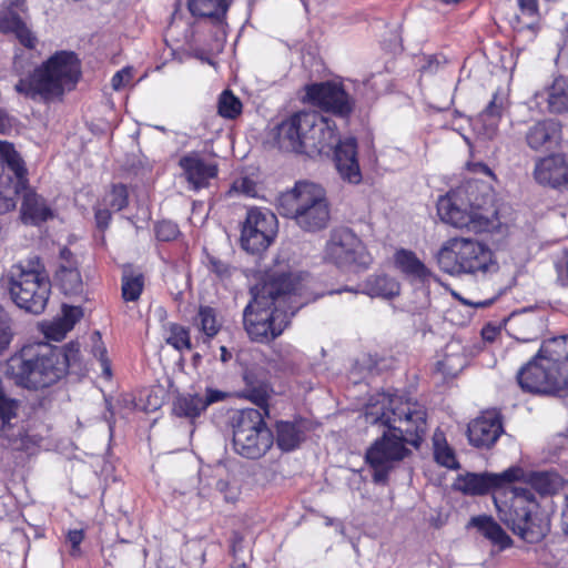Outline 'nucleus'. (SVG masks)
I'll return each mask as SVG.
<instances>
[{"label":"nucleus","mask_w":568,"mask_h":568,"mask_svg":"<svg viewBox=\"0 0 568 568\" xmlns=\"http://www.w3.org/2000/svg\"><path fill=\"white\" fill-rule=\"evenodd\" d=\"M364 417L367 424L387 428L365 454L374 481L385 483L409 453L405 444L419 445L426 432V412L418 403L404 400L397 394L376 393L366 403Z\"/></svg>","instance_id":"f257e3e1"},{"label":"nucleus","mask_w":568,"mask_h":568,"mask_svg":"<svg viewBox=\"0 0 568 568\" xmlns=\"http://www.w3.org/2000/svg\"><path fill=\"white\" fill-rule=\"evenodd\" d=\"M302 290V282L288 273L271 274L261 287L252 290V301L243 312L250 338L267 343L280 336L290 318L307 302Z\"/></svg>","instance_id":"f03ea898"},{"label":"nucleus","mask_w":568,"mask_h":568,"mask_svg":"<svg viewBox=\"0 0 568 568\" xmlns=\"http://www.w3.org/2000/svg\"><path fill=\"white\" fill-rule=\"evenodd\" d=\"M78 357L77 344L63 348L48 343L27 344L8 358L6 375L19 387L40 390L58 383Z\"/></svg>","instance_id":"7ed1b4c3"},{"label":"nucleus","mask_w":568,"mask_h":568,"mask_svg":"<svg viewBox=\"0 0 568 568\" xmlns=\"http://www.w3.org/2000/svg\"><path fill=\"white\" fill-rule=\"evenodd\" d=\"M437 212L443 222L473 233L491 232L499 225L488 187L478 182H469L440 196Z\"/></svg>","instance_id":"20e7f679"},{"label":"nucleus","mask_w":568,"mask_h":568,"mask_svg":"<svg viewBox=\"0 0 568 568\" xmlns=\"http://www.w3.org/2000/svg\"><path fill=\"white\" fill-rule=\"evenodd\" d=\"M27 170L13 145L0 141V214L13 210L22 195L21 216L26 223L39 224L52 216L43 197L28 186Z\"/></svg>","instance_id":"39448f33"},{"label":"nucleus","mask_w":568,"mask_h":568,"mask_svg":"<svg viewBox=\"0 0 568 568\" xmlns=\"http://www.w3.org/2000/svg\"><path fill=\"white\" fill-rule=\"evenodd\" d=\"M523 390L568 395V335L546 339L536 356L517 374Z\"/></svg>","instance_id":"423d86ee"},{"label":"nucleus","mask_w":568,"mask_h":568,"mask_svg":"<svg viewBox=\"0 0 568 568\" xmlns=\"http://www.w3.org/2000/svg\"><path fill=\"white\" fill-rule=\"evenodd\" d=\"M511 484H504L493 494L499 518L523 540L538 542L547 535L549 524L538 516V501L528 485Z\"/></svg>","instance_id":"0eeeda50"},{"label":"nucleus","mask_w":568,"mask_h":568,"mask_svg":"<svg viewBox=\"0 0 568 568\" xmlns=\"http://www.w3.org/2000/svg\"><path fill=\"white\" fill-rule=\"evenodd\" d=\"M336 136V123L317 112H297L276 128L280 149L310 156L329 154Z\"/></svg>","instance_id":"6e6552de"},{"label":"nucleus","mask_w":568,"mask_h":568,"mask_svg":"<svg viewBox=\"0 0 568 568\" xmlns=\"http://www.w3.org/2000/svg\"><path fill=\"white\" fill-rule=\"evenodd\" d=\"M80 78V63L73 52L61 51L52 55L27 79L16 84V90L30 98L40 95L49 100L72 90Z\"/></svg>","instance_id":"1a4fd4ad"},{"label":"nucleus","mask_w":568,"mask_h":568,"mask_svg":"<svg viewBox=\"0 0 568 568\" xmlns=\"http://www.w3.org/2000/svg\"><path fill=\"white\" fill-rule=\"evenodd\" d=\"M10 298L21 310L41 314L49 301L51 282L37 255L12 265L3 278Z\"/></svg>","instance_id":"9d476101"},{"label":"nucleus","mask_w":568,"mask_h":568,"mask_svg":"<svg viewBox=\"0 0 568 568\" xmlns=\"http://www.w3.org/2000/svg\"><path fill=\"white\" fill-rule=\"evenodd\" d=\"M277 210L305 232L324 230L331 219L325 190L312 182H297L292 191L282 194Z\"/></svg>","instance_id":"9b49d317"},{"label":"nucleus","mask_w":568,"mask_h":568,"mask_svg":"<svg viewBox=\"0 0 568 568\" xmlns=\"http://www.w3.org/2000/svg\"><path fill=\"white\" fill-rule=\"evenodd\" d=\"M436 258L439 268L453 276H484L498 271L493 250L484 242L467 237L447 240Z\"/></svg>","instance_id":"f8f14e48"},{"label":"nucleus","mask_w":568,"mask_h":568,"mask_svg":"<svg viewBox=\"0 0 568 568\" xmlns=\"http://www.w3.org/2000/svg\"><path fill=\"white\" fill-rule=\"evenodd\" d=\"M273 443L274 436L260 409L245 408L233 417V447L239 455L257 459L270 450Z\"/></svg>","instance_id":"ddd939ff"},{"label":"nucleus","mask_w":568,"mask_h":568,"mask_svg":"<svg viewBox=\"0 0 568 568\" xmlns=\"http://www.w3.org/2000/svg\"><path fill=\"white\" fill-rule=\"evenodd\" d=\"M277 232V219L268 210L251 209L241 232V243L245 251L258 253L268 247Z\"/></svg>","instance_id":"4468645a"},{"label":"nucleus","mask_w":568,"mask_h":568,"mask_svg":"<svg viewBox=\"0 0 568 568\" xmlns=\"http://www.w3.org/2000/svg\"><path fill=\"white\" fill-rule=\"evenodd\" d=\"M306 97L313 105L332 113L345 123L352 113L348 95L342 84L321 82L307 85Z\"/></svg>","instance_id":"2eb2a0df"},{"label":"nucleus","mask_w":568,"mask_h":568,"mask_svg":"<svg viewBox=\"0 0 568 568\" xmlns=\"http://www.w3.org/2000/svg\"><path fill=\"white\" fill-rule=\"evenodd\" d=\"M525 477V473L519 467H510L503 473L493 474H474L468 473L457 479L456 487L458 490L467 495H484L490 490H499L504 484L520 480Z\"/></svg>","instance_id":"dca6fc26"},{"label":"nucleus","mask_w":568,"mask_h":568,"mask_svg":"<svg viewBox=\"0 0 568 568\" xmlns=\"http://www.w3.org/2000/svg\"><path fill=\"white\" fill-rule=\"evenodd\" d=\"M534 180L542 186L561 190L568 186V159L564 154H550L535 161Z\"/></svg>","instance_id":"f3484780"},{"label":"nucleus","mask_w":568,"mask_h":568,"mask_svg":"<svg viewBox=\"0 0 568 568\" xmlns=\"http://www.w3.org/2000/svg\"><path fill=\"white\" fill-rule=\"evenodd\" d=\"M500 415L495 410L485 412L468 425V440L478 448H489L503 434Z\"/></svg>","instance_id":"a211bd4d"},{"label":"nucleus","mask_w":568,"mask_h":568,"mask_svg":"<svg viewBox=\"0 0 568 568\" xmlns=\"http://www.w3.org/2000/svg\"><path fill=\"white\" fill-rule=\"evenodd\" d=\"M325 258L338 267L355 261V233L349 227H336L325 246Z\"/></svg>","instance_id":"6ab92c4d"},{"label":"nucleus","mask_w":568,"mask_h":568,"mask_svg":"<svg viewBox=\"0 0 568 568\" xmlns=\"http://www.w3.org/2000/svg\"><path fill=\"white\" fill-rule=\"evenodd\" d=\"M179 165L192 190L206 187L210 181L217 175V165L205 161L197 152L184 154L180 159Z\"/></svg>","instance_id":"aec40b11"},{"label":"nucleus","mask_w":568,"mask_h":568,"mask_svg":"<svg viewBox=\"0 0 568 568\" xmlns=\"http://www.w3.org/2000/svg\"><path fill=\"white\" fill-rule=\"evenodd\" d=\"M226 396V393L214 388H206L204 394H183L174 400L173 412L180 417L194 419L210 405L224 400Z\"/></svg>","instance_id":"412c9836"},{"label":"nucleus","mask_w":568,"mask_h":568,"mask_svg":"<svg viewBox=\"0 0 568 568\" xmlns=\"http://www.w3.org/2000/svg\"><path fill=\"white\" fill-rule=\"evenodd\" d=\"M525 139L534 151L550 150L557 146L561 139V125L552 119L536 121L528 128Z\"/></svg>","instance_id":"4be33fe9"},{"label":"nucleus","mask_w":568,"mask_h":568,"mask_svg":"<svg viewBox=\"0 0 568 568\" xmlns=\"http://www.w3.org/2000/svg\"><path fill=\"white\" fill-rule=\"evenodd\" d=\"M508 105L506 92L497 90L488 105L479 113L476 126L479 133L487 139H493L499 126L503 113Z\"/></svg>","instance_id":"5701e85b"},{"label":"nucleus","mask_w":568,"mask_h":568,"mask_svg":"<svg viewBox=\"0 0 568 568\" xmlns=\"http://www.w3.org/2000/svg\"><path fill=\"white\" fill-rule=\"evenodd\" d=\"M394 265L413 283L424 285L433 277L430 270L410 250H396L394 253Z\"/></svg>","instance_id":"b1692460"},{"label":"nucleus","mask_w":568,"mask_h":568,"mask_svg":"<svg viewBox=\"0 0 568 568\" xmlns=\"http://www.w3.org/2000/svg\"><path fill=\"white\" fill-rule=\"evenodd\" d=\"M22 4L23 0L11 1L8 10L6 12H0V32H12L22 45L28 49H34L37 38L21 18L13 11V8H20Z\"/></svg>","instance_id":"393cba45"},{"label":"nucleus","mask_w":568,"mask_h":568,"mask_svg":"<svg viewBox=\"0 0 568 568\" xmlns=\"http://www.w3.org/2000/svg\"><path fill=\"white\" fill-rule=\"evenodd\" d=\"M476 529V531L490 541L493 546L504 550L511 546V539L501 526L488 515H478L469 519L467 526Z\"/></svg>","instance_id":"a878e982"},{"label":"nucleus","mask_w":568,"mask_h":568,"mask_svg":"<svg viewBox=\"0 0 568 568\" xmlns=\"http://www.w3.org/2000/svg\"><path fill=\"white\" fill-rule=\"evenodd\" d=\"M538 98L547 102V109L550 113L568 112V78L558 77L542 92L537 94Z\"/></svg>","instance_id":"bb28decb"},{"label":"nucleus","mask_w":568,"mask_h":568,"mask_svg":"<svg viewBox=\"0 0 568 568\" xmlns=\"http://www.w3.org/2000/svg\"><path fill=\"white\" fill-rule=\"evenodd\" d=\"M334 163L339 176L352 182L355 175V138L351 136L335 145Z\"/></svg>","instance_id":"cd10ccee"},{"label":"nucleus","mask_w":568,"mask_h":568,"mask_svg":"<svg viewBox=\"0 0 568 568\" xmlns=\"http://www.w3.org/2000/svg\"><path fill=\"white\" fill-rule=\"evenodd\" d=\"M187 7L193 16L221 23L229 9V2L226 0H189Z\"/></svg>","instance_id":"c85d7f7f"},{"label":"nucleus","mask_w":568,"mask_h":568,"mask_svg":"<svg viewBox=\"0 0 568 568\" xmlns=\"http://www.w3.org/2000/svg\"><path fill=\"white\" fill-rule=\"evenodd\" d=\"M304 434L301 426L292 422H278L276 424V444L284 452H291L298 447Z\"/></svg>","instance_id":"c756f323"},{"label":"nucleus","mask_w":568,"mask_h":568,"mask_svg":"<svg viewBox=\"0 0 568 568\" xmlns=\"http://www.w3.org/2000/svg\"><path fill=\"white\" fill-rule=\"evenodd\" d=\"M55 278L64 294L77 295L83 291L81 274L77 265L59 264Z\"/></svg>","instance_id":"7c9ffc66"},{"label":"nucleus","mask_w":568,"mask_h":568,"mask_svg":"<svg viewBox=\"0 0 568 568\" xmlns=\"http://www.w3.org/2000/svg\"><path fill=\"white\" fill-rule=\"evenodd\" d=\"M163 338L168 345L179 352L191 351L190 332L176 323H168L163 326Z\"/></svg>","instance_id":"2f4dec72"},{"label":"nucleus","mask_w":568,"mask_h":568,"mask_svg":"<svg viewBox=\"0 0 568 568\" xmlns=\"http://www.w3.org/2000/svg\"><path fill=\"white\" fill-rule=\"evenodd\" d=\"M399 283L387 275L372 277L367 282L366 293L371 296L392 298L399 294Z\"/></svg>","instance_id":"473e14b6"},{"label":"nucleus","mask_w":568,"mask_h":568,"mask_svg":"<svg viewBox=\"0 0 568 568\" xmlns=\"http://www.w3.org/2000/svg\"><path fill=\"white\" fill-rule=\"evenodd\" d=\"M524 484H527L532 491L536 490L541 495H550L558 489L560 478L552 473L537 471L529 474Z\"/></svg>","instance_id":"72a5a7b5"},{"label":"nucleus","mask_w":568,"mask_h":568,"mask_svg":"<svg viewBox=\"0 0 568 568\" xmlns=\"http://www.w3.org/2000/svg\"><path fill=\"white\" fill-rule=\"evenodd\" d=\"M435 460L447 468H458L454 450L448 446L443 433H435L433 437Z\"/></svg>","instance_id":"f704fd0d"},{"label":"nucleus","mask_w":568,"mask_h":568,"mask_svg":"<svg viewBox=\"0 0 568 568\" xmlns=\"http://www.w3.org/2000/svg\"><path fill=\"white\" fill-rule=\"evenodd\" d=\"M144 286L143 275L133 272H123L122 297L126 302L138 301Z\"/></svg>","instance_id":"c9c22d12"},{"label":"nucleus","mask_w":568,"mask_h":568,"mask_svg":"<svg viewBox=\"0 0 568 568\" xmlns=\"http://www.w3.org/2000/svg\"><path fill=\"white\" fill-rule=\"evenodd\" d=\"M246 388L243 392L245 398L250 399L263 410V415L268 414L267 400L270 397L268 386L265 383H251L248 376H245Z\"/></svg>","instance_id":"e433bc0d"},{"label":"nucleus","mask_w":568,"mask_h":568,"mask_svg":"<svg viewBox=\"0 0 568 568\" xmlns=\"http://www.w3.org/2000/svg\"><path fill=\"white\" fill-rule=\"evenodd\" d=\"M199 328L209 337H214L221 327L215 311L210 306H201L196 317Z\"/></svg>","instance_id":"4c0bfd02"},{"label":"nucleus","mask_w":568,"mask_h":568,"mask_svg":"<svg viewBox=\"0 0 568 568\" xmlns=\"http://www.w3.org/2000/svg\"><path fill=\"white\" fill-rule=\"evenodd\" d=\"M91 341H92L91 352L100 364L101 373L105 378L110 379L112 376L111 363L106 356L108 351H106L103 342L101 341V334L99 332H94L91 335Z\"/></svg>","instance_id":"58836bf2"},{"label":"nucleus","mask_w":568,"mask_h":568,"mask_svg":"<svg viewBox=\"0 0 568 568\" xmlns=\"http://www.w3.org/2000/svg\"><path fill=\"white\" fill-rule=\"evenodd\" d=\"M363 87L365 89L366 100L371 101L375 99V97L379 93L386 92L389 90V79L383 72H377L373 74L369 79L363 82Z\"/></svg>","instance_id":"ea45409f"},{"label":"nucleus","mask_w":568,"mask_h":568,"mask_svg":"<svg viewBox=\"0 0 568 568\" xmlns=\"http://www.w3.org/2000/svg\"><path fill=\"white\" fill-rule=\"evenodd\" d=\"M242 111V103L231 91H224L219 100V113L226 119H235Z\"/></svg>","instance_id":"a19ab883"},{"label":"nucleus","mask_w":568,"mask_h":568,"mask_svg":"<svg viewBox=\"0 0 568 568\" xmlns=\"http://www.w3.org/2000/svg\"><path fill=\"white\" fill-rule=\"evenodd\" d=\"M82 316V311L79 307L74 306H64L63 308V317L61 318V323L59 325V333L54 335L55 341H61L64 338L67 333L71 331L74 324Z\"/></svg>","instance_id":"79ce46f5"},{"label":"nucleus","mask_w":568,"mask_h":568,"mask_svg":"<svg viewBox=\"0 0 568 568\" xmlns=\"http://www.w3.org/2000/svg\"><path fill=\"white\" fill-rule=\"evenodd\" d=\"M103 203L113 211H121L128 205V190L124 185H114L104 196Z\"/></svg>","instance_id":"37998d69"},{"label":"nucleus","mask_w":568,"mask_h":568,"mask_svg":"<svg viewBox=\"0 0 568 568\" xmlns=\"http://www.w3.org/2000/svg\"><path fill=\"white\" fill-rule=\"evenodd\" d=\"M465 358L459 354H446L437 362V371L445 376H456L464 367Z\"/></svg>","instance_id":"c03bdc74"},{"label":"nucleus","mask_w":568,"mask_h":568,"mask_svg":"<svg viewBox=\"0 0 568 568\" xmlns=\"http://www.w3.org/2000/svg\"><path fill=\"white\" fill-rule=\"evenodd\" d=\"M204 264L207 267V270L221 281L229 280L232 276L233 271L235 270L225 261L210 254L206 255Z\"/></svg>","instance_id":"a18cd8bd"},{"label":"nucleus","mask_w":568,"mask_h":568,"mask_svg":"<svg viewBox=\"0 0 568 568\" xmlns=\"http://www.w3.org/2000/svg\"><path fill=\"white\" fill-rule=\"evenodd\" d=\"M179 233L178 225L172 221H162L155 226L156 239L163 242L175 240Z\"/></svg>","instance_id":"49530a36"},{"label":"nucleus","mask_w":568,"mask_h":568,"mask_svg":"<svg viewBox=\"0 0 568 568\" xmlns=\"http://www.w3.org/2000/svg\"><path fill=\"white\" fill-rule=\"evenodd\" d=\"M12 338L9 317L3 308L0 307V353L4 351Z\"/></svg>","instance_id":"de8ad7c7"},{"label":"nucleus","mask_w":568,"mask_h":568,"mask_svg":"<svg viewBox=\"0 0 568 568\" xmlns=\"http://www.w3.org/2000/svg\"><path fill=\"white\" fill-rule=\"evenodd\" d=\"M232 191L254 197L256 195V184L248 178H241L233 182Z\"/></svg>","instance_id":"09e8293b"},{"label":"nucleus","mask_w":568,"mask_h":568,"mask_svg":"<svg viewBox=\"0 0 568 568\" xmlns=\"http://www.w3.org/2000/svg\"><path fill=\"white\" fill-rule=\"evenodd\" d=\"M555 266L558 282L568 287V248L564 251L562 257L556 262Z\"/></svg>","instance_id":"8fccbe9b"},{"label":"nucleus","mask_w":568,"mask_h":568,"mask_svg":"<svg viewBox=\"0 0 568 568\" xmlns=\"http://www.w3.org/2000/svg\"><path fill=\"white\" fill-rule=\"evenodd\" d=\"M132 79L131 68H123L119 70L111 80L112 88L116 91L121 90Z\"/></svg>","instance_id":"3c124183"},{"label":"nucleus","mask_w":568,"mask_h":568,"mask_svg":"<svg viewBox=\"0 0 568 568\" xmlns=\"http://www.w3.org/2000/svg\"><path fill=\"white\" fill-rule=\"evenodd\" d=\"M111 209L108 206L105 207H99L95 211V221L99 229L103 230L109 226V223L111 221Z\"/></svg>","instance_id":"603ef678"},{"label":"nucleus","mask_w":568,"mask_h":568,"mask_svg":"<svg viewBox=\"0 0 568 568\" xmlns=\"http://www.w3.org/2000/svg\"><path fill=\"white\" fill-rule=\"evenodd\" d=\"M275 353L283 361H288L294 357L296 349L290 344H278L276 345Z\"/></svg>","instance_id":"864d4df0"},{"label":"nucleus","mask_w":568,"mask_h":568,"mask_svg":"<svg viewBox=\"0 0 568 568\" xmlns=\"http://www.w3.org/2000/svg\"><path fill=\"white\" fill-rule=\"evenodd\" d=\"M68 541L72 546V555L79 550V546L83 540V531L82 530H70L67 536Z\"/></svg>","instance_id":"5fc2aeb1"},{"label":"nucleus","mask_w":568,"mask_h":568,"mask_svg":"<svg viewBox=\"0 0 568 568\" xmlns=\"http://www.w3.org/2000/svg\"><path fill=\"white\" fill-rule=\"evenodd\" d=\"M523 14L534 16L537 12V0H517Z\"/></svg>","instance_id":"6e6d98bb"},{"label":"nucleus","mask_w":568,"mask_h":568,"mask_svg":"<svg viewBox=\"0 0 568 568\" xmlns=\"http://www.w3.org/2000/svg\"><path fill=\"white\" fill-rule=\"evenodd\" d=\"M60 264L77 265L73 253L67 247L60 251Z\"/></svg>","instance_id":"4d7b16f0"},{"label":"nucleus","mask_w":568,"mask_h":568,"mask_svg":"<svg viewBox=\"0 0 568 568\" xmlns=\"http://www.w3.org/2000/svg\"><path fill=\"white\" fill-rule=\"evenodd\" d=\"M11 126L12 123L10 116L2 108H0V133H6L11 129Z\"/></svg>","instance_id":"13d9d810"},{"label":"nucleus","mask_w":568,"mask_h":568,"mask_svg":"<svg viewBox=\"0 0 568 568\" xmlns=\"http://www.w3.org/2000/svg\"><path fill=\"white\" fill-rule=\"evenodd\" d=\"M453 295H454L456 298H458L463 304H465V305H473V306H475V307H481V308H483V307H487V306H489V305L491 304V302H493L491 300H485V301H479V302L471 303V302H469V301H467V300L463 298L462 296H459V294H457V293H455V292L453 293Z\"/></svg>","instance_id":"bf43d9fd"},{"label":"nucleus","mask_w":568,"mask_h":568,"mask_svg":"<svg viewBox=\"0 0 568 568\" xmlns=\"http://www.w3.org/2000/svg\"><path fill=\"white\" fill-rule=\"evenodd\" d=\"M60 323H61V320H59L57 322H53L52 324L49 325V327L45 331L47 337L52 338V339L55 341L54 335L57 333H59V325H60Z\"/></svg>","instance_id":"052dcab7"},{"label":"nucleus","mask_w":568,"mask_h":568,"mask_svg":"<svg viewBox=\"0 0 568 568\" xmlns=\"http://www.w3.org/2000/svg\"><path fill=\"white\" fill-rule=\"evenodd\" d=\"M371 261H372V258L369 255H367V256L361 255V261H359V256L357 255V265L362 264L364 266H367L371 263Z\"/></svg>","instance_id":"680f3d73"},{"label":"nucleus","mask_w":568,"mask_h":568,"mask_svg":"<svg viewBox=\"0 0 568 568\" xmlns=\"http://www.w3.org/2000/svg\"><path fill=\"white\" fill-rule=\"evenodd\" d=\"M229 357H230V354H229L227 349L224 346H222L221 347V359L223 362H226L229 359Z\"/></svg>","instance_id":"e2e57ef3"},{"label":"nucleus","mask_w":568,"mask_h":568,"mask_svg":"<svg viewBox=\"0 0 568 568\" xmlns=\"http://www.w3.org/2000/svg\"><path fill=\"white\" fill-rule=\"evenodd\" d=\"M564 519H565V524L567 525V528H568V496L566 498V509L564 511Z\"/></svg>","instance_id":"0e129e2a"},{"label":"nucleus","mask_w":568,"mask_h":568,"mask_svg":"<svg viewBox=\"0 0 568 568\" xmlns=\"http://www.w3.org/2000/svg\"><path fill=\"white\" fill-rule=\"evenodd\" d=\"M115 552L118 556H122L125 554V550L123 549V545L115 548Z\"/></svg>","instance_id":"69168bd1"},{"label":"nucleus","mask_w":568,"mask_h":568,"mask_svg":"<svg viewBox=\"0 0 568 568\" xmlns=\"http://www.w3.org/2000/svg\"><path fill=\"white\" fill-rule=\"evenodd\" d=\"M367 369L372 371L374 368H377V359H374L372 363L367 364Z\"/></svg>","instance_id":"338daca9"},{"label":"nucleus","mask_w":568,"mask_h":568,"mask_svg":"<svg viewBox=\"0 0 568 568\" xmlns=\"http://www.w3.org/2000/svg\"><path fill=\"white\" fill-rule=\"evenodd\" d=\"M231 568H247L244 564L232 566Z\"/></svg>","instance_id":"774afa93"}]
</instances>
